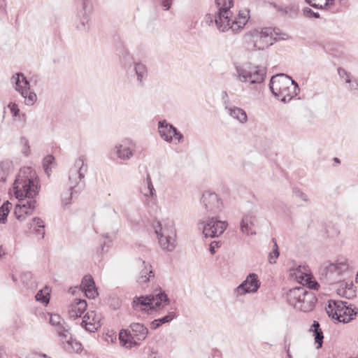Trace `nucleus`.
I'll use <instances>...</instances> for the list:
<instances>
[{"mask_svg": "<svg viewBox=\"0 0 358 358\" xmlns=\"http://www.w3.org/2000/svg\"><path fill=\"white\" fill-rule=\"evenodd\" d=\"M39 189V179L36 171L29 166L22 168L13 183L14 194L18 199L14 210L17 220H24L27 215L32 213L36 203L34 198Z\"/></svg>", "mask_w": 358, "mask_h": 358, "instance_id": "obj_1", "label": "nucleus"}, {"mask_svg": "<svg viewBox=\"0 0 358 358\" xmlns=\"http://www.w3.org/2000/svg\"><path fill=\"white\" fill-rule=\"evenodd\" d=\"M279 29L271 27L255 29L245 34L243 36L245 42L256 50H264L273 45L277 40H285L288 35L279 33Z\"/></svg>", "mask_w": 358, "mask_h": 358, "instance_id": "obj_2", "label": "nucleus"}, {"mask_svg": "<svg viewBox=\"0 0 358 358\" xmlns=\"http://www.w3.org/2000/svg\"><path fill=\"white\" fill-rule=\"evenodd\" d=\"M269 87L272 94L284 103L290 101L299 92L296 82L284 74L273 76L270 80Z\"/></svg>", "mask_w": 358, "mask_h": 358, "instance_id": "obj_3", "label": "nucleus"}, {"mask_svg": "<svg viewBox=\"0 0 358 358\" xmlns=\"http://www.w3.org/2000/svg\"><path fill=\"white\" fill-rule=\"evenodd\" d=\"M287 296L289 305L303 312L311 311L317 301L314 293L304 287H297L290 289Z\"/></svg>", "mask_w": 358, "mask_h": 358, "instance_id": "obj_4", "label": "nucleus"}, {"mask_svg": "<svg viewBox=\"0 0 358 358\" xmlns=\"http://www.w3.org/2000/svg\"><path fill=\"white\" fill-rule=\"evenodd\" d=\"M169 303V299L161 288L155 289L151 294L136 296L132 302V308L136 310L145 311L157 308H164Z\"/></svg>", "mask_w": 358, "mask_h": 358, "instance_id": "obj_5", "label": "nucleus"}, {"mask_svg": "<svg viewBox=\"0 0 358 358\" xmlns=\"http://www.w3.org/2000/svg\"><path fill=\"white\" fill-rule=\"evenodd\" d=\"M159 243L164 250L173 251L176 246V231L173 223L171 221L162 224L157 222L155 226Z\"/></svg>", "mask_w": 358, "mask_h": 358, "instance_id": "obj_6", "label": "nucleus"}, {"mask_svg": "<svg viewBox=\"0 0 358 358\" xmlns=\"http://www.w3.org/2000/svg\"><path fill=\"white\" fill-rule=\"evenodd\" d=\"M236 71L237 79L249 85L262 83L266 74L265 67L251 64L236 66Z\"/></svg>", "mask_w": 358, "mask_h": 358, "instance_id": "obj_7", "label": "nucleus"}, {"mask_svg": "<svg viewBox=\"0 0 358 358\" xmlns=\"http://www.w3.org/2000/svg\"><path fill=\"white\" fill-rule=\"evenodd\" d=\"M88 170L87 158L80 155L76 159L73 166L71 168L69 175V180L71 189L76 192H80L84 187L83 180L85 177Z\"/></svg>", "mask_w": 358, "mask_h": 358, "instance_id": "obj_8", "label": "nucleus"}, {"mask_svg": "<svg viewBox=\"0 0 358 358\" xmlns=\"http://www.w3.org/2000/svg\"><path fill=\"white\" fill-rule=\"evenodd\" d=\"M348 259L341 257L334 263H331L324 267L322 275L324 276L328 284H334L341 280V276L348 273L351 268Z\"/></svg>", "mask_w": 358, "mask_h": 358, "instance_id": "obj_9", "label": "nucleus"}, {"mask_svg": "<svg viewBox=\"0 0 358 358\" xmlns=\"http://www.w3.org/2000/svg\"><path fill=\"white\" fill-rule=\"evenodd\" d=\"M201 203L206 213L210 215H217L224 208L223 201L215 192L206 190L201 197Z\"/></svg>", "mask_w": 358, "mask_h": 358, "instance_id": "obj_10", "label": "nucleus"}, {"mask_svg": "<svg viewBox=\"0 0 358 358\" xmlns=\"http://www.w3.org/2000/svg\"><path fill=\"white\" fill-rule=\"evenodd\" d=\"M199 224L202 226L203 234L206 238L220 236L228 226L227 222L218 220L216 215L208 217L205 221L199 222Z\"/></svg>", "mask_w": 358, "mask_h": 358, "instance_id": "obj_11", "label": "nucleus"}, {"mask_svg": "<svg viewBox=\"0 0 358 358\" xmlns=\"http://www.w3.org/2000/svg\"><path fill=\"white\" fill-rule=\"evenodd\" d=\"M12 80L15 83V90L24 99L25 104L32 106L36 102L37 96L35 92L30 91L29 82L26 77L22 73H17L12 77Z\"/></svg>", "mask_w": 358, "mask_h": 358, "instance_id": "obj_12", "label": "nucleus"}, {"mask_svg": "<svg viewBox=\"0 0 358 358\" xmlns=\"http://www.w3.org/2000/svg\"><path fill=\"white\" fill-rule=\"evenodd\" d=\"M134 152L135 144L128 139L117 143L113 148V152L122 161L130 159L134 156Z\"/></svg>", "mask_w": 358, "mask_h": 358, "instance_id": "obj_13", "label": "nucleus"}, {"mask_svg": "<svg viewBox=\"0 0 358 358\" xmlns=\"http://www.w3.org/2000/svg\"><path fill=\"white\" fill-rule=\"evenodd\" d=\"M158 129L160 136L166 142H171L173 136L178 141H180L183 138V135L178 131L176 127L172 124H169L166 120L159 122Z\"/></svg>", "mask_w": 358, "mask_h": 358, "instance_id": "obj_14", "label": "nucleus"}, {"mask_svg": "<svg viewBox=\"0 0 358 358\" xmlns=\"http://www.w3.org/2000/svg\"><path fill=\"white\" fill-rule=\"evenodd\" d=\"M260 287V282L255 273H250L246 279L236 289L238 295L256 292Z\"/></svg>", "mask_w": 358, "mask_h": 358, "instance_id": "obj_15", "label": "nucleus"}, {"mask_svg": "<svg viewBox=\"0 0 358 358\" xmlns=\"http://www.w3.org/2000/svg\"><path fill=\"white\" fill-rule=\"evenodd\" d=\"M205 22L209 26L215 23L217 29L222 32L229 29L230 19H225V15L218 10L215 14H207L205 17Z\"/></svg>", "mask_w": 358, "mask_h": 358, "instance_id": "obj_16", "label": "nucleus"}, {"mask_svg": "<svg viewBox=\"0 0 358 358\" xmlns=\"http://www.w3.org/2000/svg\"><path fill=\"white\" fill-rule=\"evenodd\" d=\"M101 315L95 311H88L83 317L81 326L89 332H94L101 327Z\"/></svg>", "mask_w": 358, "mask_h": 358, "instance_id": "obj_17", "label": "nucleus"}, {"mask_svg": "<svg viewBox=\"0 0 358 358\" xmlns=\"http://www.w3.org/2000/svg\"><path fill=\"white\" fill-rule=\"evenodd\" d=\"M50 323L53 326L58 336L62 338L69 336V327L65 321L57 314H51L50 316Z\"/></svg>", "mask_w": 358, "mask_h": 358, "instance_id": "obj_18", "label": "nucleus"}, {"mask_svg": "<svg viewBox=\"0 0 358 358\" xmlns=\"http://www.w3.org/2000/svg\"><path fill=\"white\" fill-rule=\"evenodd\" d=\"M256 222V216L252 212L245 213L241 222V230L247 235H255L256 232L253 230Z\"/></svg>", "mask_w": 358, "mask_h": 358, "instance_id": "obj_19", "label": "nucleus"}, {"mask_svg": "<svg viewBox=\"0 0 358 358\" xmlns=\"http://www.w3.org/2000/svg\"><path fill=\"white\" fill-rule=\"evenodd\" d=\"M131 330L129 334L131 338L136 343V341H143L148 334V329L141 323H132L130 325Z\"/></svg>", "mask_w": 358, "mask_h": 358, "instance_id": "obj_20", "label": "nucleus"}, {"mask_svg": "<svg viewBox=\"0 0 358 358\" xmlns=\"http://www.w3.org/2000/svg\"><path fill=\"white\" fill-rule=\"evenodd\" d=\"M348 302L345 301L343 309L341 313V316L335 317V320L339 322L348 323L355 318L358 314V308L354 307L352 305L348 306Z\"/></svg>", "mask_w": 358, "mask_h": 358, "instance_id": "obj_21", "label": "nucleus"}, {"mask_svg": "<svg viewBox=\"0 0 358 358\" xmlns=\"http://www.w3.org/2000/svg\"><path fill=\"white\" fill-rule=\"evenodd\" d=\"M87 302L84 299H76L69 306V315L71 318L80 317L87 308Z\"/></svg>", "mask_w": 358, "mask_h": 358, "instance_id": "obj_22", "label": "nucleus"}, {"mask_svg": "<svg viewBox=\"0 0 358 358\" xmlns=\"http://www.w3.org/2000/svg\"><path fill=\"white\" fill-rule=\"evenodd\" d=\"M81 287L87 298L94 299L98 294L94 281L90 275H85L83 278Z\"/></svg>", "mask_w": 358, "mask_h": 358, "instance_id": "obj_23", "label": "nucleus"}, {"mask_svg": "<svg viewBox=\"0 0 358 358\" xmlns=\"http://www.w3.org/2000/svg\"><path fill=\"white\" fill-rule=\"evenodd\" d=\"M345 303V301L340 300H329L326 307V312L329 317L335 320V317L341 316V313L342 312V309H343Z\"/></svg>", "mask_w": 358, "mask_h": 358, "instance_id": "obj_24", "label": "nucleus"}, {"mask_svg": "<svg viewBox=\"0 0 358 358\" xmlns=\"http://www.w3.org/2000/svg\"><path fill=\"white\" fill-rule=\"evenodd\" d=\"M249 19L248 13L240 11L238 16L234 20L230 19L229 29L233 32H237L243 29Z\"/></svg>", "mask_w": 358, "mask_h": 358, "instance_id": "obj_25", "label": "nucleus"}, {"mask_svg": "<svg viewBox=\"0 0 358 358\" xmlns=\"http://www.w3.org/2000/svg\"><path fill=\"white\" fill-rule=\"evenodd\" d=\"M225 109L227 110L229 115L235 120H237L241 123H245L248 120V116L244 110L241 108L233 106H225Z\"/></svg>", "mask_w": 358, "mask_h": 358, "instance_id": "obj_26", "label": "nucleus"}, {"mask_svg": "<svg viewBox=\"0 0 358 358\" xmlns=\"http://www.w3.org/2000/svg\"><path fill=\"white\" fill-rule=\"evenodd\" d=\"M61 341L63 343H66L64 348L68 351H73V352H80L82 351V345L80 343L77 341L72 337L71 332L69 331V336H62Z\"/></svg>", "mask_w": 358, "mask_h": 358, "instance_id": "obj_27", "label": "nucleus"}, {"mask_svg": "<svg viewBox=\"0 0 358 358\" xmlns=\"http://www.w3.org/2000/svg\"><path fill=\"white\" fill-rule=\"evenodd\" d=\"M141 264L143 268L140 272L137 281L139 284H144L150 281V278H153L155 275L151 269V265L146 264L145 261H142Z\"/></svg>", "mask_w": 358, "mask_h": 358, "instance_id": "obj_28", "label": "nucleus"}, {"mask_svg": "<svg viewBox=\"0 0 358 358\" xmlns=\"http://www.w3.org/2000/svg\"><path fill=\"white\" fill-rule=\"evenodd\" d=\"M217 10L225 15V19L231 17L230 8L233 6V0H215Z\"/></svg>", "mask_w": 358, "mask_h": 358, "instance_id": "obj_29", "label": "nucleus"}, {"mask_svg": "<svg viewBox=\"0 0 358 358\" xmlns=\"http://www.w3.org/2000/svg\"><path fill=\"white\" fill-rule=\"evenodd\" d=\"M310 331L313 334L315 343L317 345L316 348H321L323 343L324 336L319 322L314 321Z\"/></svg>", "mask_w": 358, "mask_h": 358, "instance_id": "obj_30", "label": "nucleus"}, {"mask_svg": "<svg viewBox=\"0 0 358 358\" xmlns=\"http://www.w3.org/2000/svg\"><path fill=\"white\" fill-rule=\"evenodd\" d=\"M13 167L12 162L4 160L0 162V182H5Z\"/></svg>", "mask_w": 358, "mask_h": 358, "instance_id": "obj_31", "label": "nucleus"}, {"mask_svg": "<svg viewBox=\"0 0 358 358\" xmlns=\"http://www.w3.org/2000/svg\"><path fill=\"white\" fill-rule=\"evenodd\" d=\"M138 82L143 85L144 79L148 76L147 68L142 63H136L134 66Z\"/></svg>", "mask_w": 358, "mask_h": 358, "instance_id": "obj_32", "label": "nucleus"}, {"mask_svg": "<svg viewBox=\"0 0 358 358\" xmlns=\"http://www.w3.org/2000/svg\"><path fill=\"white\" fill-rule=\"evenodd\" d=\"M34 228L35 233L41 236V238H44L45 235V224L43 221L39 217H34L32 220V224L31 225Z\"/></svg>", "mask_w": 358, "mask_h": 358, "instance_id": "obj_33", "label": "nucleus"}, {"mask_svg": "<svg viewBox=\"0 0 358 358\" xmlns=\"http://www.w3.org/2000/svg\"><path fill=\"white\" fill-rule=\"evenodd\" d=\"M278 10L285 13L287 15L292 18L296 17L299 12L298 6L294 4H289L287 6H281Z\"/></svg>", "mask_w": 358, "mask_h": 358, "instance_id": "obj_34", "label": "nucleus"}, {"mask_svg": "<svg viewBox=\"0 0 358 358\" xmlns=\"http://www.w3.org/2000/svg\"><path fill=\"white\" fill-rule=\"evenodd\" d=\"M145 182L147 185V188L144 190L143 194L146 197H150L152 199L156 198L157 197L156 191L152 185L151 178L149 174H147Z\"/></svg>", "mask_w": 358, "mask_h": 358, "instance_id": "obj_35", "label": "nucleus"}, {"mask_svg": "<svg viewBox=\"0 0 358 358\" xmlns=\"http://www.w3.org/2000/svg\"><path fill=\"white\" fill-rule=\"evenodd\" d=\"M12 207V204L9 201L5 202L0 207V223L5 224L7 220V216Z\"/></svg>", "mask_w": 358, "mask_h": 358, "instance_id": "obj_36", "label": "nucleus"}, {"mask_svg": "<svg viewBox=\"0 0 358 358\" xmlns=\"http://www.w3.org/2000/svg\"><path fill=\"white\" fill-rule=\"evenodd\" d=\"M334 0H306V1L314 8H324L332 4Z\"/></svg>", "mask_w": 358, "mask_h": 358, "instance_id": "obj_37", "label": "nucleus"}, {"mask_svg": "<svg viewBox=\"0 0 358 358\" xmlns=\"http://www.w3.org/2000/svg\"><path fill=\"white\" fill-rule=\"evenodd\" d=\"M35 298L36 301L48 304L50 301L48 289L46 287L45 290L38 291Z\"/></svg>", "mask_w": 358, "mask_h": 358, "instance_id": "obj_38", "label": "nucleus"}, {"mask_svg": "<svg viewBox=\"0 0 358 358\" xmlns=\"http://www.w3.org/2000/svg\"><path fill=\"white\" fill-rule=\"evenodd\" d=\"M78 192H76L74 189H71V187L70 186L69 189L67 192H64L62 195V203L64 206H66L71 203L73 195L74 194H78Z\"/></svg>", "mask_w": 358, "mask_h": 358, "instance_id": "obj_39", "label": "nucleus"}, {"mask_svg": "<svg viewBox=\"0 0 358 358\" xmlns=\"http://www.w3.org/2000/svg\"><path fill=\"white\" fill-rule=\"evenodd\" d=\"M55 158L52 155H48L43 159V168L45 173L50 175L51 171V165L54 163Z\"/></svg>", "mask_w": 358, "mask_h": 358, "instance_id": "obj_40", "label": "nucleus"}, {"mask_svg": "<svg viewBox=\"0 0 358 358\" xmlns=\"http://www.w3.org/2000/svg\"><path fill=\"white\" fill-rule=\"evenodd\" d=\"M338 73L340 77V78L345 83L347 84L348 82L350 81L352 78H353V76L351 75L350 73L347 72L345 69L342 68L338 69Z\"/></svg>", "mask_w": 358, "mask_h": 358, "instance_id": "obj_41", "label": "nucleus"}, {"mask_svg": "<svg viewBox=\"0 0 358 358\" xmlns=\"http://www.w3.org/2000/svg\"><path fill=\"white\" fill-rule=\"evenodd\" d=\"M119 339L123 345H126L129 342H131V336L128 330H121L119 334Z\"/></svg>", "mask_w": 358, "mask_h": 358, "instance_id": "obj_42", "label": "nucleus"}, {"mask_svg": "<svg viewBox=\"0 0 358 358\" xmlns=\"http://www.w3.org/2000/svg\"><path fill=\"white\" fill-rule=\"evenodd\" d=\"M348 86L347 87L348 90L353 94H356L358 92V83L357 80L353 78L350 80V82L347 83Z\"/></svg>", "mask_w": 358, "mask_h": 358, "instance_id": "obj_43", "label": "nucleus"}, {"mask_svg": "<svg viewBox=\"0 0 358 358\" xmlns=\"http://www.w3.org/2000/svg\"><path fill=\"white\" fill-rule=\"evenodd\" d=\"M176 317V314L174 312H169L168 315H165L164 317H162L161 318L157 319L159 324L162 325L164 324L170 322Z\"/></svg>", "mask_w": 358, "mask_h": 358, "instance_id": "obj_44", "label": "nucleus"}, {"mask_svg": "<svg viewBox=\"0 0 358 358\" xmlns=\"http://www.w3.org/2000/svg\"><path fill=\"white\" fill-rule=\"evenodd\" d=\"M303 15L307 17H314V18H319L320 15L317 13H315L313 10H312L310 8H304L303 9Z\"/></svg>", "mask_w": 358, "mask_h": 358, "instance_id": "obj_45", "label": "nucleus"}, {"mask_svg": "<svg viewBox=\"0 0 358 358\" xmlns=\"http://www.w3.org/2000/svg\"><path fill=\"white\" fill-rule=\"evenodd\" d=\"M280 255L279 250L273 251L269 252L268 255V262L270 264H273L276 263V259L278 258Z\"/></svg>", "mask_w": 358, "mask_h": 358, "instance_id": "obj_46", "label": "nucleus"}, {"mask_svg": "<svg viewBox=\"0 0 358 358\" xmlns=\"http://www.w3.org/2000/svg\"><path fill=\"white\" fill-rule=\"evenodd\" d=\"M293 192L296 197L299 198L300 199H301L306 202H307L308 201L307 195L305 194L300 189H294Z\"/></svg>", "mask_w": 358, "mask_h": 358, "instance_id": "obj_47", "label": "nucleus"}, {"mask_svg": "<svg viewBox=\"0 0 358 358\" xmlns=\"http://www.w3.org/2000/svg\"><path fill=\"white\" fill-rule=\"evenodd\" d=\"M221 246L220 241H213L210 244L209 250L211 255H214L216 252V249Z\"/></svg>", "mask_w": 358, "mask_h": 358, "instance_id": "obj_48", "label": "nucleus"}, {"mask_svg": "<svg viewBox=\"0 0 358 358\" xmlns=\"http://www.w3.org/2000/svg\"><path fill=\"white\" fill-rule=\"evenodd\" d=\"M21 143L24 145V148L22 149V152L24 155L27 156L29 152V142L26 138H22Z\"/></svg>", "mask_w": 358, "mask_h": 358, "instance_id": "obj_49", "label": "nucleus"}, {"mask_svg": "<svg viewBox=\"0 0 358 358\" xmlns=\"http://www.w3.org/2000/svg\"><path fill=\"white\" fill-rule=\"evenodd\" d=\"M8 107L11 113H13V116L16 117L19 114L20 110L15 103H10L8 105Z\"/></svg>", "mask_w": 358, "mask_h": 358, "instance_id": "obj_50", "label": "nucleus"}, {"mask_svg": "<svg viewBox=\"0 0 358 358\" xmlns=\"http://www.w3.org/2000/svg\"><path fill=\"white\" fill-rule=\"evenodd\" d=\"M164 10H167L171 8L172 4L171 0H159Z\"/></svg>", "mask_w": 358, "mask_h": 358, "instance_id": "obj_51", "label": "nucleus"}, {"mask_svg": "<svg viewBox=\"0 0 358 358\" xmlns=\"http://www.w3.org/2000/svg\"><path fill=\"white\" fill-rule=\"evenodd\" d=\"M161 325L159 324V322L157 319L154 320L151 324H150V328L152 329H156L159 328Z\"/></svg>", "mask_w": 358, "mask_h": 358, "instance_id": "obj_52", "label": "nucleus"}, {"mask_svg": "<svg viewBox=\"0 0 358 358\" xmlns=\"http://www.w3.org/2000/svg\"><path fill=\"white\" fill-rule=\"evenodd\" d=\"M272 242L273 243V247L272 250H273V251L279 250L278 245L277 244V241L275 238H272Z\"/></svg>", "mask_w": 358, "mask_h": 358, "instance_id": "obj_53", "label": "nucleus"}, {"mask_svg": "<svg viewBox=\"0 0 358 358\" xmlns=\"http://www.w3.org/2000/svg\"><path fill=\"white\" fill-rule=\"evenodd\" d=\"M29 358H47L46 355H37V354H35V355H33L31 357H29Z\"/></svg>", "mask_w": 358, "mask_h": 358, "instance_id": "obj_54", "label": "nucleus"}, {"mask_svg": "<svg viewBox=\"0 0 358 358\" xmlns=\"http://www.w3.org/2000/svg\"><path fill=\"white\" fill-rule=\"evenodd\" d=\"M109 337V340H110L112 342L113 341L114 339H116V336L115 335L114 333H113L111 335L108 336Z\"/></svg>", "mask_w": 358, "mask_h": 358, "instance_id": "obj_55", "label": "nucleus"}, {"mask_svg": "<svg viewBox=\"0 0 358 358\" xmlns=\"http://www.w3.org/2000/svg\"><path fill=\"white\" fill-rule=\"evenodd\" d=\"M109 337V340H110L112 342L113 341L114 339H116V336L115 335L114 333H113L111 335L108 336Z\"/></svg>", "mask_w": 358, "mask_h": 358, "instance_id": "obj_56", "label": "nucleus"}, {"mask_svg": "<svg viewBox=\"0 0 358 358\" xmlns=\"http://www.w3.org/2000/svg\"><path fill=\"white\" fill-rule=\"evenodd\" d=\"M287 356H288L289 358H292V356L290 354L289 348L287 350Z\"/></svg>", "mask_w": 358, "mask_h": 358, "instance_id": "obj_57", "label": "nucleus"}, {"mask_svg": "<svg viewBox=\"0 0 358 358\" xmlns=\"http://www.w3.org/2000/svg\"><path fill=\"white\" fill-rule=\"evenodd\" d=\"M83 8L84 9L86 8L85 0H84V2H83Z\"/></svg>", "mask_w": 358, "mask_h": 358, "instance_id": "obj_58", "label": "nucleus"}, {"mask_svg": "<svg viewBox=\"0 0 358 358\" xmlns=\"http://www.w3.org/2000/svg\"><path fill=\"white\" fill-rule=\"evenodd\" d=\"M24 276L31 277V275L30 273H27V274H25Z\"/></svg>", "mask_w": 358, "mask_h": 358, "instance_id": "obj_59", "label": "nucleus"}, {"mask_svg": "<svg viewBox=\"0 0 358 358\" xmlns=\"http://www.w3.org/2000/svg\"><path fill=\"white\" fill-rule=\"evenodd\" d=\"M334 160H335L336 162H339V160H338V158H335V159H334Z\"/></svg>", "mask_w": 358, "mask_h": 358, "instance_id": "obj_60", "label": "nucleus"}, {"mask_svg": "<svg viewBox=\"0 0 358 358\" xmlns=\"http://www.w3.org/2000/svg\"><path fill=\"white\" fill-rule=\"evenodd\" d=\"M350 358H357V357H350Z\"/></svg>", "mask_w": 358, "mask_h": 358, "instance_id": "obj_61", "label": "nucleus"}]
</instances>
